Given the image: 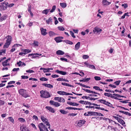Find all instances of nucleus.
<instances>
[{
  "instance_id": "nucleus-1",
  "label": "nucleus",
  "mask_w": 131,
  "mask_h": 131,
  "mask_svg": "<svg viewBox=\"0 0 131 131\" xmlns=\"http://www.w3.org/2000/svg\"><path fill=\"white\" fill-rule=\"evenodd\" d=\"M41 119L42 120V121L46 125L48 126V128L50 129V124L48 122V119L43 115H41L40 116Z\"/></svg>"
},
{
  "instance_id": "nucleus-2",
  "label": "nucleus",
  "mask_w": 131,
  "mask_h": 131,
  "mask_svg": "<svg viewBox=\"0 0 131 131\" xmlns=\"http://www.w3.org/2000/svg\"><path fill=\"white\" fill-rule=\"evenodd\" d=\"M41 94L40 96L44 98H48L50 97L51 96L49 92L44 91L43 90L40 91Z\"/></svg>"
},
{
  "instance_id": "nucleus-3",
  "label": "nucleus",
  "mask_w": 131,
  "mask_h": 131,
  "mask_svg": "<svg viewBox=\"0 0 131 131\" xmlns=\"http://www.w3.org/2000/svg\"><path fill=\"white\" fill-rule=\"evenodd\" d=\"M19 93L21 95L25 98H27L29 96L27 93L26 90L25 89H20L19 91Z\"/></svg>"
},
{
  "instance_id": "nucleus-4",
  "label": "nucleus",
  "mask_w": 131,
  "mask_h": 131,
  "mask_svg": "<svg viewBox=\"0 0 131 131\" xmlns=\"http://www.w3.org/2000/svg\"><path fill=\"white\" fill-rule=\"evenodd\" d=\"M40 131H48L46 126L43 123H41L38 125Z\"/></svg>"
},
{
  "instance_id": "nucleus-5",
  "label": "nucleus",
  "mask_w": 131,
  "mask_h": 131,
  "mask_svg": "<svg viewBox=\"0 0 131 131\" xmlns=\"http://www.w3.org/2000/svg\"><path fill=\"white\" fill-rule=\"evenodd\" d=\"M99 101L101 103L104 104L110 107H112V105L110 103L104 100L101 99L99 100Z\"/></svg>"
},
{
  "instance_id": "nucleus-6",
  "label": "nucleus",
  "mask_w": 131,
  "mask_h": 131,
  "mask_svg": "<svg viewBox=\"0 0 131 131\" xmlns=\"http://www.w3.org/2000/svg\"><path fill=\"white\" fill-rule=\"evenodd\" d=\"M86 121L84 120H81L79 121L77 123V126L78 127H81L85 123Z\"/></svg>"
},
{
  "instance_id": "nucleus-7",
  "label": "nucleus",
  "mask_w": 131,
  "mask_h": 131,
  "mask_svg": "<svg viewBox=\"0 0 131 131\" xmlns=\"http://www.w3.org/2000/svg\"><path fill=\"white\" fill-rule=\"evenodd\" d=\"M102 31V30L99 28L95 27L93 30V32L95 34H100Z\"/></svg>"
},
{
  "instance_id": "nucleus-8",
  "label": "nucleus",
  "mask_w": 131,
  "mask_h": 131,
  "mask_svg": "<svg viewBox=\"0 0 131 131\" xmlns=\"http://www.w3.org/2000/svg\"><path fill=\"white\" fill-rule=\"evenodd\" d=\"M54 99L55 100L59 102H64L65 101L64 99L61 97H56L54 98Z\"/></svg>"
},
{
  "instance_id": "nucleus-9",
  "label": "nucleus",
  "mask_w": 131,
  "mask_h": 131,
  "mask_svg": "<svg viewBox=\"0 0 131 131\" xmlns=\"http://www.w3.org/2000/svg\"><path fill=\"white\" fill-rule=\"evenodd\" d=\"M20 129L21 131H30L28 127L24 125L20 126Z\"/></svg>"
},
{
  "instance_id": "nucleus-10",
  "label": "nucleus",
  "mask_w": 131,
  "mask_h": 131,
  "mask_svg": "<svg viewBox=\"0 0 131 131\" xmlns=\"http://www.w3.org/2000/svg\"><path fill=\"white\" fill-rule=\"evenodd\" d=\"M40 30L42 35L43 36H45L47 34V33L46 32L47 30L46 29H44L43 28H40Z\"/></svg>"
},
{
  "instance_id": "nucleus-11",
  "label": "nucleus",
  "mask_w": 131,
  "mask_h": 131,
  "mask_svg": "<svg viewBox=\"0 0 131 131\" xmlns=\"http://www.w3.org/2000/svg\"><path fill=\"white\" fill-rule=\"evenodd\" d=\"M21 45L19 44H16L14 45V46L12 47V48L10 50V51L13 52L16 49L15 47H18L19 46H21Z\"/></svg>"
},
{
  "instance_id": "nucleus-12",
  "label": "nucleus",
  "mask_w": 131,
  "mask_h": 131,
  "mask_svg": "<svg viewBox=\"0 0 131 131\" xmlns=\"http://www.w3.org/2000/svg\"><path fill=\"white\" fill-rule=\"evenodd\" d=\"M84 91H86V92L89 93H94L95 94H97L99 95H100V94L98 93H96L95 92H94L93 91H90V90L85 89H82Z\"/></svg>"
},
{
  "instance_id": "nucleus-13",
  "label": "nucleus",
  "mask_w": 131,
  "mask_h": 131,
  "mask_svg": "<svg viewBox=\"0 0 131 131\" xmlns=\"http://www.w3.org/2000/svg\"><path fill=\"white\" fill-rule=\"evenodd\" d=\"M46 108L49 110V111L52 113H54L55 112V111L54 109L52 107L49 106H46Z\"/></svg>"
},
{
  "instance_id": "nucleus-14",
  "label": "nucleus",
  "mask_w": 131,
  "mask_h": 131,
  "mask_svg": "<svg viewBox=\"0 0 131 131\" xmlns=\"http://www.w3.org/2000/svg\"><path fill=\"white\" fill-rule=\"evenodd\" d=\"M56 72L58 73H59L62 75H64L67 74V72H66L60 71L58 70H57Z\"/></svg>"
},
{
  "instance_id": "nucleus-15",
  "label": "nucleus",
  "mask_w": 131,
  "mask_h": 131,
  "mask_svg": "<svg viewBox=\"0 0 131 131\" xmlns=\"http://www.w3.org/2000/svg\"><path fill=\"white\" fill-rule=\"evenodd\" d=\"M56 54L58 55H63L64 54V53L62 51L58 50L56 52Z\"/></svg>"
},
{
  "instance_id": "nucleus-16",
  "label": "nucleus",
  "mask_w": 131,
  "mask_h": 131,
  "mask_svg": "<svg viewBox=\"0 0 131 131\" xmlns=\"http://www.w3.org/2000/svg\"><path fill=\"white\" fill-rule=\"evenodd\" d=\"M42 85L45 87H47L50 88H52L53 87V85L50 84L44 83Z\"/></svg>"
},
{
  "instance_id": "nucleus-17",
  "label": "nucleus",
  "mask_w": 131,
  "mask_h": 131,
  "mask_svg": "<svg viewBox=\"0 0 131 131\" xmlns=\"http://www.w3.org/2000/svg\"><path fill=\"white\" fill-rule=\"evenodd\" d=\"M102 3L104 5H108L111 4L110 2L107 1L106 0H103Z\"/></svg>"
},
{
  "instance_id": "nucleus-18",
  "label": "nucleus",
  "mask_w": 131,
  "mask_h": 131,
  "mask_svg": "<svg viewBox=\"0 0 131 131\" xmlns=\"http://www.w3.org/2000/svg\"><path fill=\"white\" fill-rule=\"evenodd\" d=\"M57 93L60 95H66L67 92H65L64 91H59L57 92Z\"/></svg>"
},
{
  "instance_id": "nucleus-19",
  "label": "nucleus",
  "mask_w": 131,
  "mask_h": 131,
  "mask_svg": "<svg viewBox=\"0 0 131 131\" xmlns=\"http://www.w3.org/2000/svg\"><path fill=\"white\" fill-rule=\"evenodd\" d=\"M17 64L19 66H22L23 65L24 66H26V64L24 63L23 62L20 61L19 62H17Z\"/></svg>"
},
{
  "instance_id": "nucleus-20",
  "label": "nucleus",
  "mask_w": 131,
  "mask_h": 131,
  "mask_svg": "<svg viewBox=\"0 0 131 131\" xmlns=\"http://www.w3.org/2000/svg\"><path fill=\"white\" fill-rule=\"evenodd\" d=\"M63 38V37H58L55 38L54 40L55 41H62L61 39Z\"/></svg>"
},
{
  "instance_id": "nucleus-21",
  "label": "nucleus",
  "mask_w": 131,
  "mask_h": 131,
  "mask_svg": "<svg viewBox=\"0 0 131 131\" xmlns=\"http://www.w3.org/2000/svg\"><path fill=\"white\" fill-rule=\"evenodd\" d=\"M10 41H7V42L5 43L4 46L3 48H8L9 46L10 45Z\"/></svg>"
},
{
  "instance_id": "nucleus-22",
  "label": "nucleus",
  "mask_w": 131,
  "mask_h": 131,
  "mask_svg": "<svg viewBox=\"0 0 131 131\" xmlns=\"http://www.w3.org/2000/svg\"><path fill=\"white\" fill-rule=\"evenodd\" d=\"M2 64L3 66L4 67L7 66H9V63H7V62L6 60L4 61L3 62Z\"/></svg>"
},
{
  "instance_id": "nucleus-23",
  "label": "nucleus",
  "mask_w": 131,
  "mask_h": 131,
  "mask_svg": "<svg viewBox=\"0 0 131 131\" xmlns=\"http://www.w3.org/2000/svg\"><path fill=\"white\" fill-rule=\"evenodd\" d=\"M67 103L68 104H69L71 105H72V106H78L79 105V104H78L73 103L72 102H67Z\"/></svg>"
},
{
  "instance_id": "nucleus-24",
  "label": "nucleus",
  "mask_w": 131,
  "mask_h": 131,
  "mask_svg": "<svg viewBox=\"0 0 131 131\" xmlns=\"http://www.w3.org/2000/svg\"><path fill=\"white\" fill-rule=\"evenodd\" d=\"M60 6L63 8H64L67 6V4L65 3H60Z\"/></svg>"
},
{
  "instance_id": "nucleus-25",
  "label": "nucleus",
  "mask_w": 131,
  "mask_h": 131,
  "mask_svg": "<svg viewBox=\"0 0 131 131\" xmlns=\"http://www.w3.org/2000/svg\"><path fill=\"white\" fill-rule=\"evenodd\" d=\"M50 10V9H46L42 11V13L47 15Z\"/></svg>"
},
{
  "instance_id": "nucleus-26",
  "label": "nucleus",
  "mask_w": 131,
  "mask_h": 131,
  "mask_svg": "<svg viewBox=\"0 0 131 131\" xmlns=\"http://www.w3.org/2000/svg\"><path fill=\"white\" fill-rule=\"evenodd\" d=\"M52 18L51 17L49 18L48 20H46V23L48 24H49L51 22H52Z\"/></svg>"
},
{
  "instance_id": "nucleus-27",
  "label": "nucleus",
  "mask_w": 131,
  "mask_h": 131,
  "mask_svg": "<svg viewBox=\"0 0 131 131\" xmlns=\"http://www.w3.org/2000/svg\"><path fill=\"white\" fill-rule=\"evenodd\" d=\"M80 45V42H78L76 44L75 46V48L76 49H78L79 48Z\"/></svg>"
},
{
  "instance_id": "nucleus-28",
  "label": "nucleus",
  "mask_w": 131,
  "mask_h": 131,
  "mask_svg": "<svg viewBox=\"0 0 131 131\" xmlns=\"http://www.w3.org/2000/svg\"><path fill=\"white\" fill-rule=\"evenodd\" d=\"M118 122L122 124V125H124L125 124V122L121 119L120 118Z\"/></svg>"
},
{
  "instance_id": "nucleus-29",
  "label": "nucleus",
  "mask_w": 131,
  "mask_h": 131,
  "mask_svg": "<svg viewBox=\"0 0 131 131\" xmlns=\"http://www.w3.org/2000/svg\"><path fill=\"white\" fill-rule=\"evenodd\" d=\"M9 5L8 4V3L5 2H4L3 4V7H4L5 8H6Z\"/></svg>"
},
{
  "instance_id": "nucleus-30",
  "label": "nucleus",
  "mask_w": 131,
  "mask_h": 131,
  "mask_svg": "<svg viewBox=\"0 0 131 131\" xmlns=\"http://www.w3.org/2000/svg\"><path fill=\"white\" fill-rule=\"evenodd\" d=\"M6 41H11L12 40L11 37L10 36H8L6 37Z\"/></svg>"
},
{
  "instance_id": "nucleus-31",
  "label": "nucleus",
  "mask_w": 131,
  "mask_h": 131,
  "mask_svg": "<svg viewBox=\"0 0 131 131\" xmlns=\"http://www.w3.org/2000/svg\"><path fill=\"white\" fill-rule=\"evenodd\" d=\"M18 120L20 122L23 123V122H26V121L23 118H18Z\"/></svg>"
},
{
  "instance_id": "nucleus-32",
  "label": "nucleus",
  "mask_w": 131,
  "mask_h": 131,
  "mask_svg": "<svg viewBox=\"0 0 131 131\" xmlns=\"http://www.w3.org/2000/svg\"><path fill=\"white\" fill-rule=\"evenodd\" d=\"M61 84L63 85H65L66 86H70V87H72V86L71 85L69 84L68 83H67L65 82H62Z\"/></svg>"
},
{
  "instance_id": "nucleus-33",
  "label": "nucleus",
  "mask_w": 131,
  "mask_h": 131,
  "mask_svg": "<svg viewBox=\"0 0 131 131\" xmlns=\"http://www.w3.org/2000/svg\"><path fill=\"white\" fill-rule=\"evenodd\" d=\"M59 111L61 113L63 114H66L68 113L67 111H66L63 110H59Z\"/></svg>"
},
{
  "instance_id": "nucleus-34",
  "label": "nucleus",
  "mask_w": 131,
  "mask_h": 131,
  "mask_svg": "<svg viewBox=\"0 0 131 131\" xmlns=\"http://www.w3.org/2000/svg\"><path fill=\"white\" fill-rule=\"evenodd\" d=\"M94 115H98L101 116H104L103 115L100 113H97V112H94Z\"/></svg>"
},
{
  "instance_id": "nucleus-35",
  "label": "nucleus",
  "mask_w": 131,
  "mask_h": 131,
  "mask_svg": "<svg viewBox=\"0 0 131 131\" xmlns=\"http://www.w3.org/2000/svg\"><path fill=\"white\" fill-rule=\"evenodd\" d=\"M10 121L12 123H14V120L13 118L12 117H9L8 118Z\"/></svg>"
},
{
  "instance_id": "nucleus-36",
  "label": "nucleus",
  "mask_w": 131,
  "mask_h": 131,
  "mask_svg": "<svg viewBox=\"0 0 131 131\" xmlns=\"http://www.w3.org/2000/svg\"><path fill=\"white\" fill-rule=\"evenodd\" d=\"M102 118L104 120L107 121H109V123H110L111 122L113 121L112 120L110 119H109L108 118H105V117H102Z\"/></svg>"
},
{
  "instance_id": "nucleus-37",
  "label": "nucleus",
  "mask_w": 131,
  "mask_h": 131,
  "mask_svg": "<svg viewBox=\"0 0 131 131\" xmlns=\"http://www.w3.org/2000/svg\"><path fill=\"white\" fill-rule=\"evenodd\" d=\"M49 34L50 36H54L55 34V33L52 31H50L49 32Z\"/></svg>"
},
{
  "instance_id": "nucleus-38",
  "label": "nucleus",
  "mask_w": 131,
  "mask_h": 131,
  "mask_svg": "<svg viewBox=\"0 0 131 131\" xmlns=\"http://www.w3.org/2000/svg\"><path fill=\"white\" fill-rule=\"evenodd\" d=\"M79 102L82 104H87V102L81 100L79 101Z\"/></svg>"
},
{
  "instance_id": "nucleus-39",
  "label": "nucleus",
  "mask_w": 131,
  "mask_h": 131,
  "mask_svg": "<svg viewBox=\"0 0 131 131\" xmlns=\"http://www.w3.org/2000/svg\"><path fill=\"white\" fill-rule=\"evenodd\" d=\"M104 95L105 96H107L108 97H112V94L107 93H105Z\"/></svg>"
},
{
  "instance_id": "nucleus-40",
  "label": "nucleus",
  "mask_w": 131,
  "mask_h": 131,
  "mask_svg": "<svg viewBox=\"0 0 131 131\" xmlns=\"http://www.w3.org/2000/svg\"><path fill=\"white\" fill-rule=\"evenodd\" d=\"M40 80L43 81H46L48 80V79L44 77H42L40 78Z\"/></svg>"
},
{
  "instance_id": "nucleus-41",
  "label": "nucleus",
  "mask_w": 131,
  "mask_h": 131,
  "mask_svg": "<svg viewBox=\"0 0 131 131\" xmlns=\"http://www.w3.org/2000/svg\"><path fill=\"white\" fill-rule=\"evenodd\" d=\"M24 52L25 54H27L31 52V51L29 49H25L24 50Z\"/></svg>"
},
{
  "instance_id": "nucleus-42",
  "label": "nucleus",
  "mask_w": 131,
  "mask_h": 131,
  "mask_svg": "<svg viewBox=\"0 0 131 131\" xmlns=\"http://www.w3.org/2000/svg\"><path fill=\"white\" fill-rule=\"evenodd\" d=\"M56 8V6H53L52 7V9L50 11V13H52L54 11Z\"/></svg>"
},
{
  "instance_id": "nucleus-43",
  "label": "nucleus",
  "mask_w": 131,
  "mask_h": 131,
  "mask_svg": "<svg viewBox=\"0 0 131 131\" xmlns=\"http://www.w3.org/2000/svg\"><path fill=\"white\" fill-rule=\"evenodd\" d=\"M38 41H34V43H33V46H38Z\"/></svg>"
},
{
  "instance_id": "nucleus-44",
  "label": "nucleus",
  "mask_w": 131,
  "mask_h": 131,
  "mask_svg": "<svg viewBox=\"0 0 131 131\" xmlns=\"http://www.w3.org/2000/svg\"><path fill=\"white\" fill-rule=\"evenodd\" d=\"M58 29L60 30L63 31L64 30V28L62 26H58Z\"/></svg>"
},
{
  "instance_id": "nucleus-45",
  "label": "nucleus",
  "mask_w": 131,
  "mask_h": 131,
  "mask_svg": "<svg viewBox=\"0 0 131 131\" xmlns=\"http://www.w3.org/2000/svg\"><path fill=\"white\" fill-rule=\"evenodd\" d=\"M88 116H90L91 115H94V112H88Z\"/></svg>"
},
{
  "instance_id": "nucleus-46",
  "label": "nucleus",
  "mask_w": 131,
  "mask_h": 131,
  "mask_svg": "<svg viewBox=\"0 0 131 131\" xmlns=\"http://www.w3.org/2000/svg\"><path fill=\"white\" fill-rule=\"evenodd\" d=\"M66 109L69 110H77V108L70 107H67L66 108Z\"/></svg>"
},
{
  "instance_id": "nucleus-47",
  "label": "nucleus",
  "mask_w": 131,
  "mask_h": 131,
  "mask_svg": "<svg viewBox=\"0 0 131 131\" xmlns=\"http://www.w3.org/2000/svg\"><path fill=\"white\" fill-rule=\"evenodd\" d=\"M89 68L92 69H95V67L94 65L90 64H89Z\"/></svg>"
},
{
  "instance_id": "nucleus-48",
  "label": "nucleus",
  "mask_w": 131,
  "mask_h": 131,
  "mask_svg": "<svg viewBox=\"0 0 131 131\" xmlns=\"http://www.w3.org/2000/svg\"><path fill=\"white\" fill-rule=\"evenodd\" d=\"M54 105L56 107H58L60 105V104L58 102H55L54 104Z\"/></svg>"
},
{
  "instance_id": "nucleus-49",
  "label": "nucleus",
  "mask_w": 131,
  "mask_h": 131,
  "mask_svg": "<svg viewBox=\"0 0 131 131\" xmlns=\"http://www.w3.org/2000/svg\"><path fill=\"white\" fill-rule=\"evenodd\" d=\"M94 78L96 80H101V78L98 76H95L94 77Z\"/></svg>"
},
{
  "instance_id": "nucleus-50",
  "label": "nucleus",
  "mask_w": 131,
  "mask_h": 131,
  "mask_svg": "<svg viewBox=\"0 0 131 131\" xmlns=\"http://www.w3.org/2000/svg\"><path fill=\"white\" fill-rule=\"evenodd\" d=\"M77 114H75V113H69L68 114V116H76Z\"/></svg>"
},
{
  "instance_id": "nucleus-51",
  "label": "nucleus",
  "mask_w": 131,
  "mask_h": 131,
  "mask_svg": "<svg viewBox=\"0 0 131 131\" xmlns=\"http://www.w3.org/2000/svg\"><path fill=\"white\" fill-rule=\"evenodd\" d=\"M26 71L27 72L29 73H32L34 72L32 70H26Z\"/></svg>"
},
{
  "instance_id": "nucleus-52",
  "label": "nucleus",
  "mask_w": 131,
  "mask_h": 131,
  "mask_svg": "<svg viewBox=\"0 0 131 131\" xmlns=\"http://www.w3.org/2000/svg\"><path fill=\"white\" fill-rule=\"evenodd\" d=\"M70 35H71L72 37L74 38H75V36L74 35V34L73 32L71 31H70Z\"/></svg>"
},
{
  "instance_id": "nucleus-53",
  "label": "nucleus",
  "mask_w": 131,
  "mask_h": 131,
  "mask_svg": "<svg viewBox=\"0 0 131 131\" xmlns=\"http://www.w3.org/2000/svg\"><path fill=\"white\" fill-rule=\"evenodd\" d=\"M60 59L62 61H65L67 62V59L64 57H62L60 58Z\"/></svg>"
},
{
  "instance_id": "nucleus-54",
  "label": "nucleus",
  "mask_w": 131,
  "mask_h": 131,
  "mask_svg": "<svg viewBox=\"0 0 131 131\" xmlns=\"http://www.w3.org/2000/svg\"><path fill=\"white\" fill-rule=\"evenodd\" d=\"M43 71L44 72H49V69L48 68L46 69L44 68V70H43Z\"/></svg>"
},
{
  "instance_id": "nucleus-55",
  "label": "nucleus",
  "mask_w": 131,
  "mask_h": 131,
  "mask_svg": "<svg viewBox=\"0 0 131 131\" xmlns=\"http://www.w3.org/2000/svg\"><path fill=\"white\" fill-rule=\"evenodd\" d=\"M89 57V56L87 55H84L83 56V59H86L88 58Z\"/></svg>"
},
{
  "instance_id": "nucleus-56",
  "label": "nucleus",
  "mask_w": 131,
  "mask_h": 131,
  "mask_svg": "<svg viewBox=\"0 0 131 131\" xmlns=\"http://www.w3.org/2000/svg\"><path fill=\"white\" fill-rule=\"evenodd\" d=\"M21 78L22 79H27L28 78V77L27 76L23 75L21 76Z\"/></svg>"
},
{
  "instance_id": "nucleus-57",
  "label": "nucleus",
  "mask_w": 131,
  "mask_h": 131,
  "mask_svg": "<svg viewBox=\"0 0 131 131\" xmlns=\"http://www.w3.org/2000/svg\"><path fill=\"white\" fill-rule=\"evenodd\" d=\"M120 82L121 81H118L115 82L114 83L116 85H119Z\"/></svg>"
},
{
  "instance_id": "nucleus-58",
  "label": "nucleus",
  "mask_w": 131,
  "mask_h": 131,
  "mask_svg": "<svg viewBox=\"0 0 131 131\" xmlns=\"http://www.w3.org/2000/svg\"><path fill=\"white\" fill-rule=\"evenodd\" d=\"M5 104V102L4 101L0 100V105H3Z\"/></svg>"
},
{
  "instance_id": "nucleus-59",
  "label": "nucleus",
  "mask_w": 131,
  "mask_h": 131,
  "mask_svg": "<svg viewBox=\"0 0 131 131\" xmlns=\"http://www.w3.org/2000/svg\"><path fill=\"white\" fill-rule=\"evenodd\" d=\"M31 126L34 128L35 129H36L37 128L35 126V125L34 124L32 123L31 124Z\"/></svg>"
},
{
  "instance_id": "nucleus-60",
  "label": "nucleus",
  "mask_w": 131,
  "mask_h": 131,
  "mask_svg": "<svg viewBox=\"0 0 131 131\" xmlns=\"http://www.w3.org/2000/svg\"><path fill=\"white\" fill-rule=\"evenodd\" d=\"M82 98L83 99H84L85 98L86 99H89L90 98L89 96H82Z\"/></svg>"
},
{
  "instance_id": "nucleus-61",
  "label": "nucleus",
  "mask_w": 131,
  "mask_h": 131,
  "mask_svg": "<svg viewBox=\"0 0 131 131\" xmlns=\"http://www.w3.org/2000/svg\"><path fill=\"white\" fill-rule=\"evenodd\" d=\"M122 6H124L125 8H126L128 7L127 4L126 3H124V4H122Z\"/></svg>"
},
{
  "instance_id": "nucleus-62",
  "label": "nucleus",
  "mask_w": 131,
  "mask_h": 131,
  "mask_svg": "<svg viewBox=\"0 0 131 131\" xmlns=\"http://www.w3.org/2000/svg\"><path fill=\"white\" fill-rule=\"evenodd\" d=\"M52 78H57L59 77V76L58 75L56 74H53L52 75Z\"/></svg>"
},
{
  "instance_id": "nucleus-63",
  "label": "nucleus",
  "mask_w": 131,
  "mask_h": 131,
  "mask_svg": "<svg viewBox=\"0 0 131 131\" xmlns=\"http://www.w3.org/2000/svg\"><path fill=\"white\" fill-rule=\"evenodd\" d=\"M19 68H15L13 69V71H17L19 70Z\"/></svg>"
},
{
  "instance_id": "nucleus-64",
  "label": "nucleus",
  "mask_w": 131,
  "mask_h": 131,
  "mask_svg": "<svg viewBox=\"0 0 131 131\" xmlns=\"http://www.w3.org/2000/svg\"><path fill=\"white\" fill-rule=\"evenodd\" d=\"M93 88L94 89H95L96 90H99L100 88L99 87L95 86H94L93 87Z\"/></svg>"
}]
</instances>
